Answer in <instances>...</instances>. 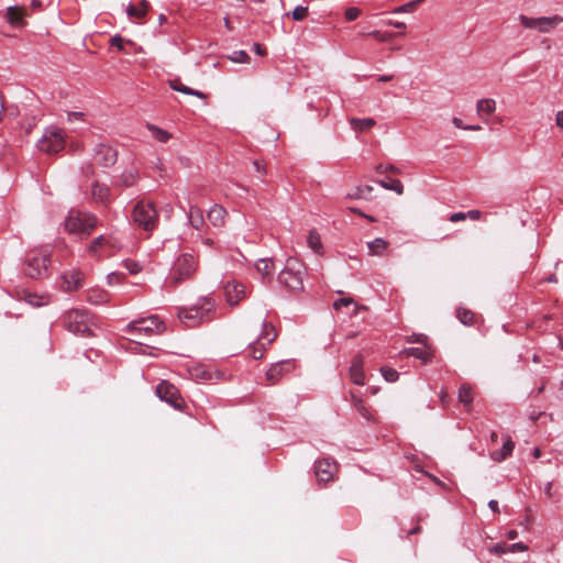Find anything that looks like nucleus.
<instances>
[{
  "label": "nucleus",
  "mask_w": 563,
  "mask_h": 563,
  "mask_svg": "<svg viewBox=\"0 0 563 563\" xmlns=\"http://www.w3.org/2000/svg\"><path fill=\"white\" fill-rule=\"evenodd\" d=\"M214 314V301L209 297H201L189 307L178 308V319L187 328H196L202 322L212 320Z\"/></svg>",
  "instance_id": "obj_1"
},
{
  "label": "nucleus",
  "mask_w": 563,
  "mask_h": 563,
  "mask_svg": "<svg viewBox=\"0 0 563 563\" xmlns=\"http://www.w3.org/2000/svg\"><path fill=\"white\" fill-rule=\"evenodd\" d=\"M198 269V260L192 253H181L174 261L165 286L176 288L183 283L191 279Z\"/></svg>",
  "instance_id": "obj_2"
},
{
  "label": "nucleus",
  "mask_w": 563,
  "mask_h": 563,
  "mask_svg": "<svg viewBox=\"0 0 563 563\" xmlns=\"http://www.w3.org/2000/svg\"><path fill=\"white\" fill-rule=\"evenodd\" d=\"M164 330V322L161 321L157 316H150L147 318H140L131 321L125 325L123 331L133 336V341L137 342V338L161 334Z\"/></svg>",
  "instance_id": "obj_3"
},
{
  "label": "nucleus",
  "mask_w": 563,
  "mask_h": 563,
  "mask_svg": "<svg viewBox=\"0 0 563 563\" xmlns=\"http://www.w3.org/2000/svg\"><path fill=\"white\" fill-rule=\"evenodd\" d=\"M64 328L69 332L90 336L92 335L93 322L88 310L74 309L67 311L63 317Z\"/></svg>",
  "instance_id": "obj_4"
},
{
  "label": "nucleus",
  "mask_w": 563,
  "mask_h": 563,
  "mask_svg": "<svg viewBox=\"0 0 563 563\" xmlns=\"http://www.w3.org/2000/svg\"><path fill=\"white\" fill-rule=\"evenodd\" d=\"M133 222L146 232H152L158 224V211L151 201H137L132 211Z\"/></svg>",
  "instance_id": "obj_5"
},
{
  "label": "nucleus",
  "mask_w": 563,
  "mask_h": 563,
  "mask_svg": "<svg viewBox=\"0 0 563 563\" xmlns=\"http://www.w3.org/2000/svg\"><path fill=\"white\" fill-rule=\"evenodd\" d=\"M305 265L297 258L289 257L278 275V282L291 290H302Z\"/></svg>",
  "instance_id": "obj_6"
},
{
  "label": "nucleus",
  "mask_w": 563,
  "mask_h": 563,
  "mask_svg": "<svg viewBox=\"0 0 563 563\" xmlns=\"http://www.w3.org/2000/svg\"><path fill=\"white\" fill-rule=\"evenodd\" d=\"M97 222V217L91 213L70 210L65 220V229L69 233L87 236L96 228Z\"/></svg>",
  "instance_id": "obj_7"
},
{
  "label": "nucleus",
  "mask_w": 563,
  "mask_h": 563,
  "mask_svg": "<svg viewBox=\"0 0 563 563\" xmlns=\"http://www.w3.org/2000/svg\"><path fill=\"white\" fill-rule=\"evenodd\" d=\"M49 256L44 250H32L25 255L24 274L30 278H40L47 272Z\"/></svg>",
  "instance_id": "obj_8"
},
{
  "label": "nucleus",
  "mask_w": 563,
  "mask_h": 563,
  "mask_svg": "<svg viewBox=\"0 0 563 563\" xmlns=\"http://www.w3.org/2000/svg\"><path fill=\"white\" fill-rule=\"evenodd\" d=\"M41 152L56 154L65 147V132L56 126L46 129L37 142Z\"/></svg>",
  "instance_id": "obj_9"
},
{
  "label": "nucleus",
  "mask_w": 563,
  "mask_h": 563,
  "mask_svg": "<svg viewBox=\"0 0 563 563\" xmlns=\"http://www.w3.org/2000/svg\"><path fill=\"white\" fill-rule=\"evenodd\" d=\"M519 21L526 29H536L541 33H548L551 30L555 29L560 23H563V16L552 15L529 18L527 15L520 14Z\"/></svg>",
  "instance_id": "obj_10"
},
{
  "label": "nucleus",
  "mask_w": 563,
  "mask_h": 563,
  "mask_svg": "<svg viewBox=\"0 0 563 563\" xmlns=\"http://www.w3.org/2000/svg\"><path fill=\"white\" fill-rule=\"evenodd\" d=\"M156 395L161 400L167 402L177 410H181L185 405V400L180 396L177 387L167 380H162L156 386Z\"/></svg>",
  "instance_id": "obj_11"
},
{
  "label": "nucleus",
  "mask_w": 563,
  "mask_h": 563,
  "mask_svg": "<svg viewBox=\"0 0 563 563\" xmlns=\"http://www.w3.org/2000/svg\"><path fill=\"white\" fill-rule=\"evenodd\" d=\"M296 364L292 360H283L269 366L265 373L266 385H277L284 377L294 372Z\"/></svg>",
  "instance_id": "obj_12"
},
{
  "label": "nucleus",
  "mask_w": 563,
  "mask_h": 563,
  "mask_svg": "<svg viewBox=\"0 0 563 563\" xmlns=\"http://www.w3.org/2000/svg\"><path fill=\"white\" fill-rule=\"evenodd\" d=\"M336 472L338 464L331 457H324L314 463V474L318 482L328 483L333 481Z\"/></svg>",
  "instance_id": "obj_13"
},
{
  "label": "nucleus",
  "mask_w": 563,
  "mask_h": 563,
  "mask_svg": "<svg viewBox=\"0 0 563 563\" xmlns=\"http://www.w3.org/2000/svg\"><path fill=\"white\" fill-rule=\"evenodd\" d=\"M224 296L231 307L236 306L246 297V288L238 280H229L224 285Z\"/></svg>",
  "instance_id": "obj_14"
},
{
  "label": "nucleus",
  "mask_w": 563,
  "mask_h": 563,
  "mask_svg": "<svg viewBox=\"0 0 563 563\" xmlns=\"http://www.w3.org/2000/svg\"><path fill=\"white\" fill-rule=\"evenodd\" d=\"M93 158L99 165L110 167L115 164L118 152L110 145L99 144L95 148Z\"/></svg>",
  "instance_id": "obj_15"
},
{
  "label": "nucleus",
  "mask_w": 563,
  "mask_h": 563,
  "mask_svg": "<svg viewBox=\"0 0 563 563\" xmlns=\"http://www.w3.org/2000/svg\"><path fill=\"white\" fill-rule=\"evenodd\" d=\"M25 15L26 12L23 7L12 5L7 8L4 18L10 25L14 27H22L25 25Z\"/></svg>",
  "instance_id": "obj_16"
},
{
  "label": "nucleus",
  "mask_w": 563,
  "mask_h": 563,
  "mask_svg": "<svg viewBox=\"0 0 563 563\" xmlns=\"http://www.w3.org/2000/svg\"><path fill=\"white\" fill-rule=\"evenodd\" d=\"M350 377L356 385L363 386L365 384V376L363 372V356L357 354L354 356L350 366Z\"/></svg>",
  "instance_id": "obj_17"
},
{
  "label": "nucleus",
  "mask_w": 563,
  "mask_h": 563,
  "mask_svg": "<svg viewBox=\"0 0 563 563\" xmlns=\"http://www.w3.org/2000/svg\"><path fill=\"white\" fill-rule=\"evenodd\" d=\"M227 210L220 205H213L207 213L209 222L214 228H222L225 224Z\"/></svg>",
  "instance_id": "obj_18"
},
{
  "label": "nucleus",
  "mask_w": 563,
  "mask_h": 563,
  "mask_svg": "<svg viewBox=\"0 0 563 563\" xmlns=\"http://www.w3.org/2000/svg\"><path fill=\"white\" fill-rule=\"evenodd\" d=\"M504 443L500 450L490 453V457L495 462H503L512 454L515 443L509 435H504Z\"/></svg>",
  "instance_id": "obj_19"
},
{
  "label": "nucleus",
  "mask_w": 563,
  "mask_h": 563,
  "mask_svg": "<svg viewBox=\"0 0 563 563\" xmlns=\"http://www.w3.org/2000/svg\"><path fill=\"white\" fill-rule=\"evenodd\" d=\"M86 300L91 305H104L110 301V294L100 288H91L86 292Z\"/></svg>",
  "instance_id": "obj_20"
},
{
  "label": "nucleus",
  "mask_w": 563,
  "mask_h": 563,
  "mask_svg": "<svg viewBox=\"0 0 563 563\" xmlns=\"http://www.w3.org/2000/svg\"><path fill=\"white\" fill-rule=\"evenodd\" d=\"M64 279V289L67 291H73L78 289L81 286L82 282V273L78 271H71L63 275Z\"/></svg>",
  "instance_id": "obj_21"
},
{
  "label": "nucleus",
  "mask_w": 563,
  "mask_h": 563,
  "mask_svg": "<svg viewBox=\"0 0 563 563\" xmlns=\"http://www.w3.org/2000/svg\"><path fill=\"white\" fill-rule=\"evenodd\" d=\"M169 87L178 92L188 95V96H195L200 99H206L207 95L200 90L192 89L181 82L179 78H174L169 80Z\"/></svg>",
  "instance_id": "obj_22"
},
{
  "label": "nucleus",
  "mask_w": 563,
  "mask_h": 563,
  "mask_svg": "<svg viewBox=\"0 0 563 563\" xmlns=\"http://www.w3.org/2000/svg\"><path fill=\"white\" fill-rule=\"evenodd\" d=\"M139 172L134 167L126 168L123 170L119 179L117 180V185L121 187H132L139 180Z\"/></svg>",
  "instance_id": "obj_23"
},
{
  "label": "nucleus",
  "mask_w": 563,
  "mask_h": 563,
  "mask_svg": "<svg viewBox=\"0 0 563 563\" xmlns=\"http://www.w3.org/2000/svg\"><path fill=\"white\" fill-rule=\"evenodd\" d=\"M150 9V3L146 0H141L139 4H129L126 8V14L131 19L141 20L143 19Z\"/></svg>",
  "instance_id": "obj_24"
},
{
  "label": "nucleus",
  "mask_w": 563,
  "mask_h": 563,
  "mask_svg": "<svg viewBox=\"0 0 563 563\" xmlns=\"http://www.w3.org/2000/svg\"><path fill=\"white\" fill-rule=\"evenodd\" d=\"M373 187L369 185H361L355 187L353 190L346 194V198L349 199H365L368 200L372 198Z\"/></svg>",
  "instance_id": "obj_25"
},
{
  "label": "nucleus",
  "mask_w": 563,
  "mask_h": 563,
  "mask_svg": "<svg viewBox=\"0 0 563 563\" xmlns=\"http://www.w3.org/2000/svg\"><path fill=\"white\" fill-rule=\"evenodd\" d=\"M375 124H376V121L372 118H363V119L351 118L350 119V125H351L352 130L355 132L368 131L369 129L375 126Z\"/></svg>",
  "instance_id": "obj_26"
},
{
  "label": "nucleus",
  "mask_w": 563,
  "mask_h": 563,
  "mask_svg": "<svg viewBox=\"0 0 563 563\" xmlns=\"http://www.w3.org/2000/svg\"><path fill=\"white\" fill-rule=\"evenodd\" d=\"M255 266L263 278H271L275 271L274 261L272 258H260Z\"/></svg>",
  "instance_id": "obj_27"
},
{
  "label": "nucleus",
  "mask_w": 563,
  "mask_h": 563,
  "mask_svg": "<svg viewBox=\"0 0 563 563\" xmlns=\"http://www.w3.org/2000/svg\"><path fill=\"white\" fill-rule=\"evenodd\" d=\"M477 114L483 118L484 115H490L496 110V102L494 99L486 98L481 99L476 103Z\"/></svg>",
  "instance_id": "obj_28"
},
{
  "label": "nucleus",
  "mask_w": 563,
  "mask_h": 563,
  "mask_svg": "<svg viewBox=\"0 0 563 563\" xmlns=\"http://www.w3.org/2000/svg\"><path fill=\"white\" fill-rule=\"evenodd\" d=\"M188 221L194 229L199 230L205 223L202 210L197 207H190Z\"/></svg>",
  "instance_id": "obj_29"
},
{
  "label": "nucleus",
  "mask_w": 563,
  "mask_h": 563,
  "mask_svg": "<svg viewBox=\"0 0 563 563\" xmlns=\"http://www.w3.org/2000/svg\"><path fill=\"white\" fill-rule=\"evenodd\" d=\"M369 255L382 256L388 246V242L382 238H377L367 243Z\"/></svg>",
  "instance_id": "obj_30"
},
{
  "label": "nucleus",
  "mask_w": 563,
  "mask_h": 563,
  "mask_svg": "<svg viewBox=\"0 0 563 563\" xmlns=\"http://www.w3.org/2000/svg\"><path fill=\"white\" fill-rule=\"evenodd\" d=\"M277 336L276 330L272 323L263 322L262 333L257 339L260 342H264L266 345H269Z\"/></svg>",
  "instance_id": "obj_31"
},
{
  "label": "nucleus",
  "mask_w": 563,
  "mask_h": 563,
  "mask_svg": "<svg viewBox=\"0 0 563 563\" xmlns=\"http://www.w3.org/2000/svg\"><path fill=\"white\" fill-rule=\"evenodd\" d=\"M147 130L151 132L153 139L157 142L166 143L172 139V134L154 124L147 123Z\"/></svg>",
  "instance_id": "obj_32"
},
{
  "label": "nucleus",
  "mask_w": 563,
  "mask_h": 563,
  "mask_svg": "<svg viewBox=\"0 0 563 563\" xmlns=\"http://www.w3.org/2000/svg\"><path fill=\"white\" fill-rule=\"evenodd\" d=\"M377 184L387 190L395 191L397 195L404 194V185L399 179L387 178L378 180Z\"/></svg>",
  "instance_id": "obj_33"
},
{
  "label": "nucleus",
  "mask_w": 563,
  "mask_h": 563,
  "mask_svg": "<svg viewBox=\"0 0 563 563\" xmlns=\"http://www.w3.org/2000/svg\"><path fill=\"white\" fill-rule=\"evenodd\" d=\"M91 192L93 198L99 201H107L110 197V188L99 183L92 185Z\"/></svg>",
  "instance_id": "obj_34"
},
{
  "label": "nucleus",
  "mask_w": 563,
  "mask_h": 563,
  "mask_svg": "<svg viewBox=\"0 0 563 563\" xmlns=\"http://www.w3.org/2000/svg\"><path fill=\"white\" fill-rule=\"evenodd\" d=\"M111 244V239L107 238L104 235H99L98 238L93 239L92 242L89 244L88 251L90 254L96 255L98 252L103 249L107 245Z\"/></svg>",
  "instance_id": "obj_35"
},
{
  "label": "nucleus",
  "mask_w": 563,
  "mask_h": 563,
  "mask_svg": "<svg viewBox=\"0 0 563 563\" xmlns=\"http://www.w3.org/2000/svg\"><path fill=\"white\" fill-rule=\"evenodd\" d=\"M456 318L464 325H473L475 323V313L467 308L460 307L456 310Z\"/></svg>",
  "instance_id": "obj_36"
},
{
  "label": "nucleus",
  "mask_w": 563,
  "mask_h": 563,
  "mask_svg": "<svg viewBox=\"0 0 563 563\" xmlns=\"http://www.w3.org/2000/svg\"><path fill=\"white\" fill-rule=\"evenodd\" d=\"M459 400L465 406H471L473 401L472 388L467 385H462L459 389Z\"/></svg>",
  "instance_id": "obj_37"
},
{
  "label": "nucleus",
  "mask_w": 563,
  "mask_h": 563,
  "mask_svg": "<svg viewBox=\"0 0 563 563\" xmlns=\"http://www.w3.org/2000/svg\"><path fill=\"white\" fill-rule=\"evenodd\" d=\"M267 345L264 342H260L258 340L256 342H253L250 344V355L254 360H261L264 355V352L266 350Z\"/></svg>",
  "instance_id": "obj_38"
},
{
  "label": "nucleus",
  "mask_w": 563,
  "mask_h": 563,
  "mask_svg": "<svg viewBox=\"0 0 563 563\" xmlns=\"http://www.w3.org/2000/svg\"><path fill=\"white\" fill-rule=\"evenodd\" d=\"M308 245L316 253H319L322 249V243L319 233L316 230H311L308 235Z\"/></svg>",
  "instance_id": "obj_39"
},
{
  "label": "nucleus",
  "mask_w": 563,
  "mask_h": 563,
  "mask_svg": "<svg viewBox=\"0 0 563 563\" xmlns=\"http://www.w3.org/2000/svg\"><path fill=\"white\" fill-rule=\"evenodd\" d=\"M353 306V313H356L358 310V306L356 302H354L353 298L351 297H343L334 301L333 308L335 310H341L343 307H350Z\"/></svg>",
  "instance_id": "obj_40"
},
{
  "label": "nucleus",
  "mask_w": 563,
  "mask_h": 563,
  "mask_svg": "<svg viewBox=\"0 0 563 563\" xmlns=\"http://www.w3.org/2000/svg\"><path fill=\"white\" fill-rule=\"evenodd\" d=\"M368 35L373 36L374 38H376L378 42H382V43L390 42L396 36L395 33L382 32L378 30L369 32Z\"/></svg>",
  "instance_id": "obj_41"
},
{
  "label": "nucleus",
  "mask_w": 563,
  "mask_h": 563,
  "mask_svg": "<svg viewBox=\"0 0 563 563\" xmlns=\"http://www.w3.org/2000/svg\"><path fill=\"white\" fill-rule=\"evenodd\" d=\"M353 402H354V407L355 409L365 418V419H371V413L369 411L367 410L365 404L363 402V400L361 398H357L355 396H353Z\"/></svg>",
  "instance_id": "obj_42"
},
{
  "label": "nucleus",
  "mask_w": 563,
  "mask_h": 563,
  "mask_svg": "<svg viewBox=\"0 0 563 563\" xmlns=\"http://www.w3.org/2000/svg\"><path fill=\"white\" fill-rule=\"evenodd\" d=\"M380 372H382V375L384 376V378L389 383H394L399 378V373L394 368L382 367Z\"/></svg>",
  "instance_id": "obj_43"
},
{
  "label": "nucleus",
  "mask_w": 563,
  "mask_h": 563,
  "mask_svg": "<svg viewBox=\"0 0 563 563\" xmlns=\"http://www.w3.org/2000/svg\"><path fill=\"white\" fill-rule=\"evenodd\" d=\"M308 14V7L297 5L291 12V16L295 21H302Z\"/></svg>",
  "instance_id": "obj_44"
},
{
  "label": "nucleus",
  "mask_w": 563,
  "mask_h": 563,
  "mask_svg": "<svg viewBox=\"0 0 563 563\" xmlns=\"http://www.w3.org/2000/svg\"><path fill=\"white\" fill-rule=\"evenodd\" d=\"M230 59L234 63H249L250 56L245 51H236L230 56Z\"/></svg>",
  "instance_id": "obj_45"
},
{
  "label": "nucleus",
  "mask_w": 563,
  "mask_h": 563,
  "mask_svg": "<svg viewBox=\"0 0 563 563\" xmlns=\"http://www.w3.org/2000/svg\"><path fill=\"white\" fill-rule=\"evenodd\" d=\"M408 354L416 357V358H420V360H428L429 358V352L426 351L424 349H420V347H411L409 349L408 351Z\"/></svg>",
  "instance_id": "obj_46"
},
{
  "label": "nucleus",
  "mask_w": 563,
  "mask_h": 563,
  "mask_svg": "<svg viewBox=\"0 0 563 563\" xmlns=\"http://www.w3.org/2000/svg\"><path fill=\"white\" fill-rule=\"evenodd\" d=\"M418 1H410L402 5H399L393 10V13H408L412 12L417 5Z\"/></svg>",
  "instance_id": "obj_47"
},
{
  "label": "nucleus",
  "mask_w": 563,
  "mask_h": 563,
  "mask_svg": "<svg viewBox=\"0 0 563 563\" xmlns=\"http://www.w3.org/2000/svg\"><path fill=\"white\" fill-rule=\"evenodd\" d=\"M123 266L129 271L130 274L135 275L141 272L142 266L134 261H124Z\"/></svg>",
  "instance_id": "obj_48"
},
{
  "label": "nucleus",
  "mask_w": 563,
  "mask_h": 563,
  "mask_svg": "<svg viewBox=\"0 0 563 563\" xmlns=\"http://www.w3.org/2000/svg\"><path fill=\"white\" fill-rule=\"evenodd\" d=\"M490 552L501 555L509 552L508 544L505 542L496 543L490 548Z\"/></svg>",
  "instance_id": "obj_49"
},
{
  "label": "nucleus",
  "mask_w": 563,
  "mask_h": 563,
  "mask_svg": "<svg viewBox=\"0 0 563 563\" xmlns=\"http://www.w3.org/2000/svg\"><path fill=\"white\" fill-rule=\"evenodd\" d=\"M360 10L355 7L347 8L345 11V19L347 21H354L358 18Z\"/></svg>",
  "instance_id": "obj_50"
},
{
  "label": "nucleus",
  "mask_w": 563,
  "mask_h": 563,
  "mask_svg": "<svg viewBox=\"0 0 563 563\" xmlns=\"http://www.w3.org/2000/svg\"><path fill=\"white\" fill-rule=\"evenodd\" d=\"M124 40L120 35H114L110 40V44L112 47H115L118 51H123Z\"/></svg>",
  "instance_id": "obj_51"
},
{
  "label": "nucleus",
  "mask_w": 563,
  "mask_h": 563,
  "mask_svg": "<svg viewBox=\"0 0 563 563\" xmlns=\"http://www.w3.org/2000/svg\"><path fill=\"white\" fill-rule=\"evenodd\" d=\"M376 172L379 174L387 173V172L397 173L398 169L394 165H382L380 164V165L376 166Z\"/></svg>",
  "instance_id": "obj_52"
},
{
  "label": "nucleus",
  "mask_w": 563,
  "mask_h": 563,
  "mask_svg": "<svg viewBox=\"0 0 563 563\" xmlns=\"http://www.w3.org/2000/svg\"><path fill=\"white\" fill-rule=\"evenodd\" d=\"M121 277H122V274L121 273H111L108 275L107 279H108V284L109 285H114L117 283H120L121 280Z\"/></svg>",
  "instance_id": "obj_53"
},
{
  "label": "nucleus",
  "mask_w": 563,
  "mask_h": 563,
  "mask_svg": "<svg viewBox=\"0 0 563 563\" xmlns=\"http://www.w3.org/2000/svg\"><path fill=\"white\" fill-rule=\"evenodd\" d=\"M449 220L451 222H460L466 220V213L465 212H454L449 217Z\"/></svg>",
  "instance_id": "obj_54"
},
{
  "label": "nucleus",
  "mask_w": 563,
  "mask_h": 563,
  "mask_svg": "<svg viewBox=\"0 0 563 563\" xmlns=\"http://www.w3.org/2000/svg\"><path fill=\"white\" fill-rule=\"evenodd\" d=\"M508 548H509V552L510 553H515L517 551H526L527 550V545L523 544L522 542H518V543H514V544H508Z\"/></svg>",
  "instance_id": "obj_55"
},
{
  "label": "nucleus",
  "mask_w": 563,
  "mask_h": 563,
  "mask_svg": "<svg viewBox=\"0 0 563 563\" xmlns=\"http://www.w3.org/2000/svg\"><path fill=\"white\" fill-rule=\"evenodd\" d=\"M465 213H466V219H471L473 221H477L482 217V212L479 210H476V209L470 210V211H467Z\"/></svg>",
  "instance_id": "obj_56"
},
{
  "label": "nucleus",
  "mask_w": 563,
  "mask_h": 563,
  "mask_svg": "<svg viewBox=\"0 0 563 563\" xmlns=\"http://www.w3.org/2000/svg\"><path fill=\"white\" fill-rule=\"evenodd\" d=\"M385 23L387 25L394 26L396 29H405L406 27V23L405 22H400V21L388 20Z\"/></svg>",
  "instance_id": "obj_57"
},
{
  "label": "nucleus",
  "mask_w": 563,
  "mask_h": 563,
  "mask_svg": "<svg viewBox=\"0 0 563 563\" xmlns=\"http://www.w3.org/2000/svg\"><path fill=\"white\" fill-rule=\"evenodd\" d=\"M253 51L255 52V54L261 56L266 54V48L258 43H254Z\"/></svg>",
  "instance_id": "obj_58"
},
{
  "label": "nucleus",
  "mask_w": 563,
  "mask_h": 563,
  "mask_svg": "<svg viewBox=\"0 0 563 563\" xmlns=\"http://www.w3.org/2000/svg\"><path fill=\"white\" fill-rule=\"evenodd\" d=\"M555 123L561 130H563V110L556 113Z\"/></svg>",
  "instance_id": "obj_59"
},
{
  "label": "nucleus",
  "mask_w": 563,
  "mask_h": 563,
  "mask_svg": "<svg viewBox=\"0 0 563 563\" xmlns=\"http://www.w3.org/2000/svg\"><path fill=\"white\" fill-rule=\"evenodd\" d=\"M452 123H453V124H454V126H456L457 129L465 130V126H466V125H464V124H463V122H462V120H461L460 118L454 117V118L452 119Z\"/></svg>",
  "instance_id": "obj_60"
},
{
  "label": "nucleus",
  "mask_w": 563,
  "mask_h": 563,
  "mask_svg": "<svg viewBox=\"0 0 563 563\" xmlns=\"http://www.w3.org/2000/svg\"><path fill=\"white\" fill-rule=\"evenodd\" d=\"M488 507H489L494 512H499L498 501H497V500H495V499L489 500V503H488Z\"/></svg>",
  "instance_id": "obj_61"
},
{
  "label": "nucleus",
  "mask_w": 563,
  "mask_h": 563,
  "mask_svg": "<svg viewBox=\"0 0 563 563\" xmlns=\"http://www.w3.org/2000/svg\"><path fill=\"white\" fill-rule=\"evenodd\" d=\"M394 78V75H382L377 78L380 82L390 81Z\"/></svg>",
  "instance_id": "obj_62"
},
{
  "label": "nucleus",
  "mask_w": 563,
  "mask_h": 563,
  "mask_svg": "<svg viewBox=\"0 0 563 563\" xmlns=\"http://www.w3.org/2000/svg\"><path fill=\"white\" fill-rule=\"evenodd\" d=\"M506 537L509 539V540H515L517 537H518V532L516 530H509L507 533H506Z\"/></svg>",
  "instance_id": "obj_63"
},
{
  "label": "nucleus",
  "mask_w": 563,
  "mask_h": 563,
  "mask_svg": "<svg viewBox=\"0 0 563 563\" xmlns=\"http://www.w3.org/2000/svg\"><path fill=\"white\" fill-rule=\"evenodd\" d=\"M254 167L256 168V170H257L258 173H264V172H265L264 166H263L258 161H255V162H254Z\"/></svg>",
  "instance_id": "obj_64"
}]
</instances>
